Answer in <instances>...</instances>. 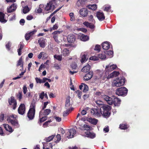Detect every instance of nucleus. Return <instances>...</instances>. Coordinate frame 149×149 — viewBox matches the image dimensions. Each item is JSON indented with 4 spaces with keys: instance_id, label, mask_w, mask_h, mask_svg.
I'll return each mask as SVG.
<instances>
[{
    "instance_id": "bf43d9fd",
    "label": "nucleus",
    "mask_w": 149,
    "mask_h": 149,
    "mask_svg": "<svg viewBox=\"0 0 149 149\" xmlns=\"http://www.w3.org/2000/svg\"><path fill=\"white\" fill-rule=\"evenodd\" d=\"M100 45H97L95 47L94 50L99 52L100 50Z\"/></svg>"
},
{
    "instance_id": "cd10ccee",
    "label": "nucleus",
    "mask_w": 149,
    "mask_h": 149,
    "mask_svg": "<svg viewBox=\"0 0 149 149\" xmlns=\"http://www.w3.org/2000/svg\"><path fill=\"white\" fill-rule=\"evenodd\" d=\"M5 15L1 12H0V22L1 23H5L7 20L4 18Z\"/></svg>"
},
{
    "instance_id": "f8f14e48",
    "label": "nucleus",
    "mask_w": 149,
    "mask_h": 149,
    "mask_svg": "<svg viewBox=\"0 0 149 149\" xmlns=\"http://www.w3.org/2000/svg\"><path fill=\"white\" fill-rule=\"evenodd\" d=\"M76 133V130L73 128H72L68 130L67 133V137L68 138H72L74 137Z\"/></svg>"
},
{
    "instance_id": "6e6d98bb",
    "label": "nucleus",
    "mask_w": 149,
    "mask_h": 149,
    "mask_svg": "<svg viewBox=\"0 0 149 149\" xmlns=\"http://www.w3.org/2000/svg\"><path fill=\"white\" fill-rule=\"evenodd\" d=\"M89 59L90 60L94 61H97L99 59L98 57H97L96 56H92Z\"/></svg>"
},
{
    "instance_id": "052dcab7",
    "label": "nucleus",
    "mask_w": 149,
    "mask_h": 149,
    "mask_svg": "<svg viewBox=\"0 0 149 149\" xmlns=\"http://www.w3.org/2000/svg\"><path fill=\"white\" fill-rule=\"evenodd\" d=\"M88 19L89 21H91L93 22H95V21L93 19V15H91L89 16L88 17Z\"/></svg>"
},
{
    "instance_id": "5701e85b",
    "label": "nucleus",
    "mask_w": 149,
    "mask_h": 149,
    "mask_svg": "<svg viewBox=\"0 0 149 149\" xmlns=\"http://www.w3.org/2000/svg\"><path fill=\"white\" fill-rule=\"evenodd\" d=\"M86 120L91 124L94 125H96L98 122V120L97 119L92 118H87Z\"/></svg>"
},
{
    "instance_id": "ea45409f",
    "label": "nucleus",
    "mask_w": 149,
    "mask_h": 149,
    "mask_svg": "<svg viewBox=\"0 0 149 149\" xmlns=\"http://www.w3.org/2000/svg\"><path fill=\"white\" fill-rule=\"evenodd\" d=\"M105 53L108 55L110 58L112 57L113 56V52L112 51H106Z\"/></svg>"
},
{
    "instance_id": "13d9d810",
    "label": "nucleus",
    "mask_w": 149,
    "mask_h": 149,
    "mask_svg": "<svg viewBox=\"0 0 149 149\" xmlns=\"http://www.w3.org/2000/svg\"><path fill=\"white\" fill-rule=\"evenodd\" d=\"M71 66L72 69L76 70L77 68V65L76 63H72L71 65Z\"/></svg>"
},
{
    "instance_id": "c85d7f7f",
    "label": "nucleus",
    "mask_w": 149,
    "mask_h": 149,
    "mask_svg": "<svg viewBox=\"0 0 149 149\" xmlns=\"http://www.w3.org/2000/svg\"><path fill=\"white\" fill-rule=\"evenodd\" d=\"M83 24L87 27H88L91 29H93L95 27L94 25L87 22H84Z\"/></svg>"
},
{
    "instance_id": "4be33fe9",
    "label": "nucleus",
    "mask_w": 149,
    "mask_h": 149,
    "mask_svg": "<svg viewBox=\"0 0 149 149\" xmlns=\"http://www.w3.org/2000/svg\"><path fill=\"white\" fill-rule=\"evenodd\" d=\"M93 76V72H90L87 73L84 77V80L88 81Z\"/></svg>"
},
{
    "instance_id": "8fccbe9b",
    "label": "nucleus",
    "mask_w": 149,
    "mask_h": 149,
    "mask_svg": "<svg viewBox=\"0 0 149 149\" xmlns=\"http://www.w3.org/2000/svg\"><path fill=\"white\" fill-rule=\"evenodd\" d=\"M52 122L51 120H49L45 122L43 125L44 127H46L48 126L49 124Z\"/></svg>"
},
{
    "instance_id": "5fc2aeb1",
    "label": "nucleus",
    "mask_w": 149,
    "mask_h": 149,
    "mask_svg": "<svg viewBox=\"0 0 149 149\" xmlns=\"http://www.w3.org/2000/svg\"><path fill=\"white\" fill-rule=\"evenodd\" d=\"M3 126L6 130L9 132V125L8 124H4Z\"/></svg>"
},
{
    "instance_id": "1a4fd4ad",
    "label": "nucleus",
    "mask_w": 149,
    "mask_h": 149,
    "mask_svg": "<svg viewBox=\"0 0 149 149\" xmlns=\"http://www.w3.org/2000/svg\"><path fill=\"white\" fill-rule=\"evenodd\" d=\"M17 116L15 115L12 114L10 116V122L11 124L16 127H18V124L17 120Z\"/></svg>"
},
{
    "instance_id": "4468645a",
    "label": "nucleus",
    "mask_w": 149,
    "mask_h": 149,
    "mask_svg": "<svg viewBox=\"0 0 149 149\" xmlns=\"http://www.w3.org/2000/svg\"><path fill=\"white\" fill-rule=\"evenodd\" d=\"M61 52L62 55L64 56H68L69 55L70 52L68 49L63 48L62 46H61Z\"/></svg>"
},
{
    "instance_id": "0e129e2a",
    "label": "nucleus",
    "mask_w": 149,
    "mask_h": 149,
    "mask_svg": "<svg viewBox=\"0 0 149 149\" xmlns=\"http://www.w3.org/2000/svg\"><path fill=\"white\" fill-rule=\"evenodd\" d=\"M43 83L46 82L47 81H48L49 82H50L52 81L51 79L45 77H44L43 79Z\"/></svg>"
},
{
    "instance_id": "3c124183",
    "label": "nucleus",
    "mask_w": 149,
    "mask_h": 149,
    "mask_svg": "<svg viewBox=\"0 0 149 149\" xmlns=\"http://www.w3.org/2000/svg\"><path fill=\"white\" fill-rule=\"evenodd\" d=\"M69 15L70 17V20L72 21H74L75 18L74 13H71L69 14Z\"/></svg>"
},
{
    "instance_id": "473e14b6",
    "label": "nucleus",
    "mask_w": 149,
    "mask_h": 149,
    "mask_svg": "<svg viewBox=\"0 0 149 149\" xmlns=\"http://www.w3.org/2000/svg\"><path fill=\"white\" fill-rule=\"evenodd\" d=\"M88 8L93 10H95L97 8V6L95 4L88 5L87 6Z\"/></svg>"
},
{
    "instance_id": "680f3d73",
    "label": "nucleus",
    "mask_w": 149,
    "mask_h": 149,
    "mask_svg": "<svg viewBox=\"0 0 149 149\" xmlns=\"http://www.w3.org/2000/svg\"><path fill=\"white\" fill-rule=\"evenodd\" d=\"M84 123V121L82 120H79L77 122V124L78 125L80 126L81 128L82 127V126L83 125V123Z\"/></svg>"
},
{
    "instance_id": "79ce46f5",
    "label": "nucleus",
    "mask_w": 149,
    "mask_h": 149,
    "mask_svg": "<svg viewBox=\"0 0 149 149\" xmlns=\"http://www.w3.org/2000/svg\"><path fill=\"white\" fill-rule=\"evenodd\" d=\"M119 127L121 129L125 130L128 127L126 124H123L120 125Z\"/></svg>"
},
{
    "instance_id": "7ed1b4c3",
    "label": "nucleus",
    "mask_w": 149,
    "mask_h": 149,
    "mask_svg": "<svg viewBox=\"0 0 149 149\" xmlns=\"http://www.w3.org/2000/svg\"><path fill=\"white\" fill-rule=\"evenodd\" d=\"M125 83V79L124 77L116 78L113 80L112 85L113 87H120L123 86Z\"/></svg>"
},
{
    "instance_id": "e2e57ef3",
    "label": "nucleus",
    "mask_w": 149,
    "mask_h": 149,
    "mask_svg": "<svg viewBox=\"0 0 149 149\" xmlns=\"http://www.w3.org/2000/svg\"><path fill=\"white\" fill-rule=\"evenodd\" d=\"M44 96V92L42 91L39 94V98L42 100Z\"/></svg>"
},
{
    "instance_id": "a878e982",
    "label": "nucleus",
    "mask_w": 149,
    "mask_h": 149,
    "mask_svg": "<svg viewBox=\"0 0 149 149\" xmlns=\"http://www.w3.org/2000/svg\"><path fill=\"white\" fill-rule=\"evenodd\" d=\"M102 47L103 49L107 50L110 48V44L108 42H104L102 43Z\"/></svg>"
},
{
    "instance_id": "bb28decb",
    "label": "nucleus",
    "mask_w": 149,
    "mask_h": 149,
    "mask_svg": "<svg viewBox=\"0 0 149 149\" xmlns=\"http://www.w3.org/2000/svg\"><path fill=\"white\" fill-rule=\"evenodd\" d=\"M75 38L72 35H69L68 36L67 40L69 43H72L75 41Z\"/></svg>"
},
{
    "instance_id": "ddd939ff",
    "label": "nucleus",
    "mask_w": 149,
    "mask_h": 149,
    "mask_svg": "<svg viewBox=\"0 0 149 149\" xmlns=\"http://www.w3.org/2000/svg\"><path fill=\"white\" fill-rule=\"evenodd\" d=\"M23 59L24 58L22 56L17 62L16 66L17 67L20 66L21 68L20 69L21 70H23V69L24 62L23 61Z\"/></svg>"
},
{
    "instance_id": "f3484780",
    "label": "nucleus",
    "mask_w": 149,
    "mask_h": 149,
    "mask_svg": "<svg viewBox=\"0 0 149 149\" xmlns=\"http://www.w3.org/2000/svg\"><path fill=\"white\" fill-rule=\"evenodd\" d=\"M42 110H41L39 113V121L40 123L45 121L47 119V116H43L44 115L42 114Z\"/></svg>"
},
{
    "instance_id": "393cba45",
    "label": "nucleus",
    "mask_w": 149,
    "mask_h": 149,
    "mask_svg": "<svg viewBox=\"0 0 149 149\" xmlns=\"http://www.w3.org/2000/svg\"><path fill=\"white\" fill-rule=\"evenodd\" d=\"M88 58V56L86 53H82L81 54V62L82 63L86 61Z\"/></svg>"
},
{
    "instance_id": "de8ad7c7",
    "label": "nucleus",
    "mask_w": 149,
    "mask_h": 149,
    "mask_svg": "<svg viewBox=\"0 0 149 149\" xmlns=\"http://www.w3.org/2000/svg\"><path fill=\"white\" fill-rule=\"evenodd\" d=\"M54 57L59 61H61L62 59V56L60 55H55L54 56Z\"/></svg>"
},
{
    "instance_id": "c756f323",
    "label": "nucleus",
    "mask_w": 149,
    "mask_h": 149,
    "mask_svg": "<svg viewBox=\"0 0 149 149\" xmlns=\"http://www.w3.org/2000/svg\"><path fill=\"white\" fill-rule=\"evenodd\" d=\"M90 68V66L89 65L87 64L82 68L81 71L83 72H87L89 71Z\"/></svg>"
},
{
    "instance_id": "9b49d317",
    "label": "nucleus",
    "mask_w": 149,
    "mask_h": 149,
    "mask_svg": "<svg viewBox=\"0 0 149 149\" xmlns=\"http://www.w3.org/2000/svg\"><path fill=\"white\" fill-rule=\"evenodd\" d=\"M17 102L13 97H11L10 100V108L12 110H15L17 106Z\"/></svg>"
},
{
    "instance_id": "37998d69",
    "label": "nucleus",
    "mask_w": 149,
    "mask_h": 149,
    "mask_svg": "<svg viewBox=\"0 0 149 149\" xmlns=\"http://www.w3.org/2000/svg\"><path fill=\"white\" fill-rule=\"evenodd\" d=\"M98 57L101 59H105L106 58V56L104 54H101L98 55Z\"/></svg>"
},
{
    "instance_id": "a18cd8bd",
    "label": "nucleus",
    "mask_w": 149,
    "mask_h": 149,
    "mask_svg": "<svg viewBox=\"0 0 149 149\" xmlns=\"http://www.w3.org/2000/svg\"><path fill=\"white\" fill-rule=\"evenodd\" d=\"M75 92L78 97L79 99H81V96L82 95V92L81 91L78 90L76 91Z\"/></svg>"
},
{
    "instance_id": "f257e3e1",
    "label": "nucleus",
    "mask_w": 149,
    "mask_h": 149,
    "mask_svg": "<svg viewBox=\"0 0 149 149\" xmlns=\"http://www.w3.org/2000/svg\"><path fill=\"white\" fill-rule=\"evenodd\" d=\"M117 68V65L114 64H109L106 65L104 70L105 74L104 76L103 75V72L102 71H100L99 79L102 80H105L106 79H109L118 76L119 74V73L117 71H113L109 74V72L112 71Z\"/></svg>"
},
{
    "instance_id": "2eb2a0df",
    "label": "nucleus",
    "mask_w": 149,
    "mask_h": 149,
    "mask_svg": "<svg viewBox=\"0 0 149 149\" xmlns=\"http://www.w3.org/2000/svg\"><path fill=\"white\" fill-rule=\"evenodd\" d=\"M18 112L21 115H23L25 111V106L24 104H21L18 109Z\"/></svg>"
},
{
    "instance_id": "aec40b11",
    "label": "nucleus",
    "mask_w": 149,
    "mask_h": 149,
    "mask_svg": "<svg viewBox=\"0 0 149 149\" xmlns=\"http://www.w3.org/2000/svg\"><path fill=\"white\" fill-rule=\"evenodd\" d=\"M96 16L100 21L103 20L105 19V16L102 12H97L96 14Z\"/></svg>"
},
{
    "instance_id": "a211bd4d",
    "label": "nucleus",
    "mask_w": 149,
    "mask_h": 149,
    "mask_svg": "<svg viewBox=\"0 0 149 149\" xmlns=\"http://www.w3.org/2000/svg\"><path fill=\"white\" fill-rule=\"evenodd\" d=\"M36 31H37L36 30H34L32 31L26 33L25 35V38L26 40H28L30 39L31 37H32L33 35L36 33Z\"/></svg>"
},
{
    "instance_id": "e433bc0d",
    "label": "nucleus",
    "mask_w": 149,
    "mask_h": 149,
    "mask_svg": "<svg viewBox=\"0 0 149 149\" xmlns=\"http://www.w3.org/2000/svg\"><path fill=\"white\" fill-rule=\"evenodd\" d=\"M66 110L64 111L63 113V116H67L69 113L72 110L71 109H66Z\"/></svg>"
},
{
    "instance_id": "f704fd0d",
    "label": "nucleus",
    "mask_w": 149,
    "mask_h": 149,
    "mask_svg": "<svg viewBox=\"0 0 149 149\" xmlns=\"http://www.w3.org/2000/svg\"><path fill=\"white\" fill-rule=\"evenodd\" d=\"M51 112V110L49 109H46L43 110L42 114L45 116H47Z\"/></svg>"
},
{
    "instance_id": "9d476101",
    "label": "nucleus",
    "mask_w": 149,
    "mask_h": 149,
    "mask_svg": "<svg viewBox=\"0 0 149 149\" xmlns=\"http://www.w3.org/2000/svg\"><path fill=\"white\" fill-rule=\"evenodd\" d=\"M91 113L95 117L101 116L102 112L101 111L100 108L97 107V109H91Z\"/></svg>"
},
{
    "instance_id": "c9c22d12",
    "label": "nucleus",
    "mask_w": 149,
    "mask_h": 149,
    "mask_svg": "<svg viewBox=\"0 0 149 149\" xmlns=\"http://www.w3.org/2000/svg\"><path fill=\"white\" fill-rule=\"evenodd\" d=\"M82 129L84 130L88 131L90 129V127L89 126L87 125L86 124H84L82 126V127L81 128Z\"/></svg>"
},
{
    "instance_id": "dca6fc26",
    "label": "nucleus",
    "mask_w": 149,
    "mask_h": 149,
    "mask_svg": "<svg viewBox=\"0 0 149 149\" xmlns=\"http://www.w3.org/2000/svg\"><path fill=\"white\" fill-rule=\"evenodd\" d=\"M71 105L70 102V97H68L66 99L65 108L66 109H71L72 110V108L71 107Z\"/></svg>"
},
{
    "instance_id": "338daca9",
    "label": "nucleus",
    "mask_w": 149,
    "mask_h": 149,
    "mask_svg": "<svg viewBox=\"0 0 149 149\" xmlns=\"http://www.w3.org/2000/svg\"><path fill=\"white\" fill-rule=\"evenodd\" d=\"M45 54V53L43 52H42L38 56V58L39 59L41 58L42 56L44 55Z\"/></svg>"
},
{
    "instance_id": "0eeeda50",
    "label": "nucleus",
    "mask_w": 149,
    "mask_h": 149,
    "mask_svg": "<svg viewBox=\"0 0 149 149\" xmlns=\"http://www.w3.org/2000/svg\"><path fill=\"white\" fill-rule=\"evenodd\" d=\"M55 8L54 3L52 1L47 3L45 7V11L46 13H48L52 11Z\"/></svg>"
},
{
    "instance_id": "423d86ee",
    "label": "nucleus",
    "mask_w": 149,
    "mask_h": 149,
    "mask_svg": "<svg viewBox=\"0 0 149 149\" xmlns=\"http://www.w3.org/2000/svg\"><path fill=\"white\" fill-rule=\"evenodd\" d=\"M111 109V107L108 105H105L100 107L101 111L102 112L101 115L104 117H108L110 114V111Z\"/></svg>"
},
{
    "instance_id": "603ef678",
    "label": "nucleus",
    "mask_w": 149,
    "mask_h": 149,
    "mask_svg": "<svg viewBox=\"0 0 149 149\" xmlns=\"http://www.w3.org/2000/svg\"><path fill=\"white\" fill-rule=\"evenodd\" d=\"M56 142L58 143L59 142L61 139V136L59 134H58L56 136Z\"/></svg>"
},
{
    "instance_id": "6e6552de",
    "label": "nucleus",
    "mask_w": 149,
    "mask_h": 149,
    "mask_svg": "<svg viewBox=\"0 0 149 149\" xmlns=\"http://www.w3.org/2000/svg\"><path fill=\"white\" fill-rule=\"evenodd\" d=\"M127 89L125 87H122L117 89L116 91V94L119 96H125L127 93Z\"/></svg>"
},
{
    "instance_id": "4c0bfd02",
    "label": "nucleus",
    "mask_w": 149,
    "mask_h": 149,
    "mask_svg": "<svg viewBox=\"0 0 149 149\" xmlns=\"http://www.w3.org/2000/svg\"><path fill=\"white\" fill-rule=\"evenodd\" d=\"M23 46L22 44H21L20 45L19 47L17 50L18 54L19 56H20L21 54V50L23 47Z\"/></svg>"
},
{
    "instance_id": "f03ea898",
    "label": "nucleus",
    "mask_w": 149,
    "mask_h": 149,
    "mask_svg": "<svg viewBox=\"0 0 149 149\" xmlns=\"http://www.w3.org/2000/svg\"><path fill=\"white\" fill-rule=\"evenodd\" d=\"M102 98L110 105L113 104L115 106H118L120 104V100L118 98L113 96L112 97L107 95H104Z\"/></svg>"
},
{
    "instance_id": "412c9836",
    "label": "nucleus",
    "mask_w": 149,
    "mask_h": 149,
    "mask_svg": "<svg viewBox=\"0 0 149 149\" xmlns=\"http://www.w3.org/2000/svg\"><path fill=\"white\" fill-rule=\"evenodd\" d=\"M88 10L86 8L81 9L80 10V14L84 17L86 16L88 13Z\"/></svg>"
},
{
    "instance_id": "774afa93",
    "label": "nucleus",
    "mask_w": 149,
    "mask_h": 149,
    "mask_svg": "<svg viewBox=\"0 0 149 149\" xmlns=\"http://www.w3.org/2000/svg\"><path fill=\"white\" fill-rule=\"evenodd\" d=\"M54 67L57 70L59 69L60 68V67L58 64L56 63L54 64Z\"/></svg>"
},
{
    "instance_id": "2f4dec72",
    "label": "nucleus",
    "mask_w": 149,
    "mask_h": 149,
    "mask_svg": "<svg viewBox=\"0 0 149 149\" xmlns=\"http://www.w3.org/2000/svg\"><path fill=\"white\" fill-rule=\"evenodd\" d=\"M17 5L15 3H13L10 6V13L15 11L17 8Z\"/></svg>"
},
{
    "instance_id": "c03bdc74",
    "label": "nucleus",
    "mask_w": 149,
    "mask_h": 149,
    "mask_svg": "<svg viewBox=\"0 0 149 149\" xmlns=\"http://www.w3.org/2000/svg\"><path fill=\"white\" fill-rule=\"evenodd\" d=\"M29 9L28 6H26L23 8V11L24 13L26 14L28 12Z\"/></svg>"
},
{
    "instance_id": "6ab92c4d",
    "label": "nucleus",
    "mask_w": 149,
    "mask_h": 149,
    "mask_svg": "<svg viewBox=\"0 0 149 149\" xmlns=\"http://www.w3.org/2000/svg\"><path fill=\"white\" fill-rule=\"evenodd\" d=\"M45 39L41 38L38 40V42L40 46L42 48H44L46 45Z\"/></svg>"
},
{
    "instance_id": "09e8293b",
    "label": "nucleus",
    "mask_w": 149,
    "mask_h": 149,
    "mask_svg": "<svg viewBox=\"0 0 149 149\" xmlns=\"http://www.w3.org/2000/svg\"><path fill=\"white\" fill-rule=\"evenodd\" d=\"M35 80L37 83L41 84L43 83V79L42 80L40 78L36 77L35 78Z\"/></svg>"
},
{
    "instance_id": "7c9ffc66",
    "label": "nucleus",
    "mask_w": 149,
    "mask_h": 149,
    "mask_svg": "<svg viewBox=\"0 0 149 149\" xmlns=\"http://www.w3.org/2000/svg\"><path fill=\"white\" fill-rule=\"evenodd\" d=\"M79 38L81 40L84 41H86L89 39V38L87 36L84 34L80 35Z\"/></svg>"
},
{
    "instance_id": "4d7b16f0",
    "label": "nucleus",
    "mask_w": 149,
    "mask_h": 149,
    "mask_svg": "<svg viewBox=\"0 0 149 149\" xmlns=\"http://www.w3.org/2000/svg\"><path fill=\"white\" fill-rule=\"evenodd\" d=\"M49 102H47L44 103V106L42 107L41 110H43L45 109L47 106V105L49 103Z\"/></svg>"
},
{
    "instance_id": "69168bd1",
    "label": "nucleus",
    "mask_w": 149,
    "mask_h": 149,
    "mask_svg": "<svg viewBox=\"0 0 149 149\" xmlns=\"http://www.w3.org/2000/svg\"><path fill=\"white\" fill-rule=\"evenodd\" d=\"M4 115L3 113H1L0 115V122H2L4 120Z\"/></svg>"
},
{
    "instance_id": "72a5a7b5",
    "label": "nucleus",
    "mask_w": 149,
    "mask_h": 149,
    "mask_svg": "<svg viewBox=\"0 0 149 149\" xmlns=\"http://www.w3.org/2000/svg\"><path fill=\"white\" fill-rule=\"evenodd\" d=\"M95 102L97 105L98 106V108H100L101 107L105 106L103 104V102L100 100L96 101H95Z\"/></svg>"
},
{
    "instance_id": "a19ab883",
    "label": "nucleus",
    "mask_w": 149,
    "mask_h": 149,
    "mask_svg": "<svg viewBox=\"0 0 149 149\" xmlns=\"http://www.w3.org/2000/svg\"><path fill=\"white\" fill-rule=\"evenodd\" d=\"M54 118L56 122H59L61 121V118L56 116H54Z\"/></svg>"
},
{
    "instance_id": "58836bf2",
    "label": "nucleus",
    "mask_w": 149,
    "mask_h": 149,
    "mask_svg": "<svg viewBox=\"0 0 149 149\" xmlns=\"http://www.w3.org/2000/svg\"><path fill=\"white\" fill-rule=\"evenodd\" d=\"M54 135H52L51 136H49L47 138L45 139V140L47 142H49L52 141L54 137Z\"/></svg>"
},
{
    "instance_id": "39448f33",
    "label": "nucleus",
    "mask_w": 149,
    "mask_h": 149,
    "mask_svg": "<svg viewBox=\"0 0 149 149\" xmlns=\"http://www.w3.org/2000/svg\"><path fill=\"white\" fill-rule=\"evenodd\" d=\"M36 104L35 103L31 104L30 109L27 113V116L30 120L33 119L35 112Z\"/></svg>"
},
{
    "instance_id": "49530a36",
    "label": "nucleus",
    "mask_w": 149,
    "mask_h": 149,
    "mask_svg": "<svg viewBox=\"0 0 149 149\" xmlns=\"http://www.w3.org/2000/svg\"><path fill=\"white\" fill-rule=\"evenodd\" d=\"M84 88H83V92L84 93H86L88 90V86L85 84H84Z\"/></svg>"
},
{
    "instance_id": "864d4df0",
    "label": "nucleus",
    "mask_w": 149,
    "mask_h": 149,
    "mask_svg": "<svg viewBox=\"0 0 149 149\" xmlns=\"http://www.w3.org/2000/svg\"><path fill=\"white\" fill-rule=\"evenodd\" d=\"M111 7L110 6L107 5L105 6L104 7V10L107 12L109 11V10L110 9Z\"/></svg>"
},
{
    "instance_id": "20e7f679",
    "label": "nucleus",
    "mask_w": 149,
    "mask_h": 149,
    "mask_svg": "<svg viewBox=\"0 0 149 149\" xmlns=\"http://www.w3.org/2000/svg\"><path fill=\"white\" fill-rule=\"evenodd\" d=\"M62 31H56L52 33V37L55 42L57 43H59L62 41L61 38L63 35L61 33Z\"/></svg>"
},
{
    "instance_id": "b1692460",
    "label": "nucleus",
    "mask_w": 149,
    "mask_h": 149,
    "mask_svg": "<svg viewBox=\"0 0 149 149\" xmlns=\"http://www.w3.org/2000/svg\"><path fill=\"white\" fill-rule=\"evenodd\" d=\"M85 132L86 134V136L92 139L94 138L95 137V134L93 132H91L89 131H87Z\"/></svg>"
}]
</instances>
